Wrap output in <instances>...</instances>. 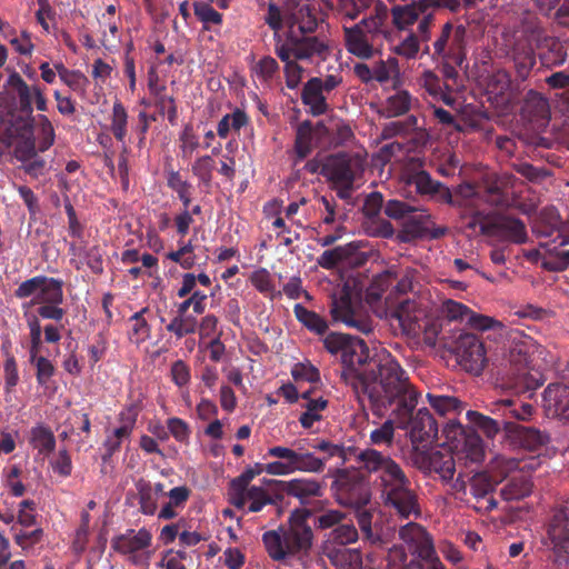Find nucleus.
I'll use <instances>...</instances> for the list:
<instances>
[{
  "instance_id": "f257e3e1",
  "label": "nucleus",
  "mask_w": 569,
  "mask_h": 569,
  "mask_svg": "<svg viewBox=\"0 0 569 569\" xmlns=\"http://www.w3.org/2000/svg\"><path fill=\"white\" fill-rule=\"evenodd\" d=\"M368 359L369 349L365 341L353 337L341 356L345 381L367 395L377 416L392 403H398V410L402 412L410 409L415 392L409 388V377L397 359L388 351Z\"/></svg>"
},
{
  "instance_id": "f03ea898",
  "label": "nucleus",
  "mask_w": 569,
  "mask_h": 569,
  "mask_svg": "<svg viewBox=\"0 0 569 569\" xmlns=\"http://www.w3.org/2000/svg\"><path fill=\"white\" fill-rule=\"evenodd\" d=\"M357 463L369 475L375 476V485L379 488L383 506L392 510L399 518L415 519L421 516L417 492L402 467L386 455L373 448H366L356 455Z\"/></svg>"
},
{
  "instance_id": "7ed1b4c3",
  "label": "nucleus",
  "mask_w": 569,
  "mask_h": 569,
  "mask_svg": "<svg viewBox=\"0 0 569 569\" xmlns=\"http://www.w3.org/2000/svg\"><path fill=\"white\" fill-rule=\"evenodd\" d=\"M310 516V509H295L281 532L269 530L262 535L266 551L273 561L289 563L310 555L313 545V531L308 523Z\"/></svg>"
},
{
  "instance_id": "20e7f679",
  "label": "nucleus",
  "mask_w": 569,
  "mask_h": 569,
  "mask_svg": "<svg viewBox=\"0 0 569 569\" xmlns=\"http://www.w3.org/2000/svg\"><path fill=\"white\" fill-rule=\"evenodd\" d=\"M302 441L303 440L295 441L291 448L282 446L269 448L267 456L278 458L279 460L267 465L257 462L253 467H248L241 475L231 480L230 486L238 487L242 490L244 487H249L251 480L262 472L272 476H286L297 471L310 473L322 472L325 469L323 460L305 449Z\"/></svg>"
},
{
  "instance_id": "39448f33",
  "label": "nucleus",
  "mask_w": 569,
  "mask_h": 569,
  "mask_svg": "<svg viewBox=\"0 0 569 569\" xmlns=\"http://www.w3.org/2000/svg\"><path fill=\"white\" fill-rule=\"evenodd\" d=\"M359 466L349 468H336L329 470L333 478L331 491L336 501L343 507L362 508L371 500L369 477L366 470Z\"/></svg>"
},
{
  "instance_id": "423d86ee",
  "label": "nucleus",
  "mask_w": 569,
  "mask_h": 569,
  "mask_svg": "<svg viewBox=\"0 0 569 569\" xmlns=\"http://www.w3.org/2000/svg\"><path fill=\"white\" fill-rule=\"evenodd\" d=\"M385 214L395 220L405 219L402 230L399 233V239L402 242L421 239L428 234L432 239H438L446 233L445 228H437L430 231L429 224L432 223L431 214L425 208L412 206L406 201L398 199L388 200L385 206Z\"/></svg>"
},
{
  "instance_id": "0eeeda50",
  "label": "nucleus",
  "mask_w": 569,
  "mask_h": 569,
  "mask_svg": "<svg viewBox=\"0 0 569 569\" xmlns=\"http://www.w3.org/2000/svg\"><path fill=\"white\" fill-rule=\"evenodd\" d=\"M409 388L415 392L412 407L406 412H402L398 410V403H392L383 409L381 416L390 410L396 417L398 427L408 430L413 447H426L437 439L438 423L427 408H420L415 416L412 415L418 405L419 393L410 382Z\"/></svg>"
},
{
  "instance_id": "6e6552de",
  "label": "nucleus",
  "mask_w": 569,
  "mask_h": 569,
  "mask_svg": "<svg viewBox=\"0 0 569 569\" xmlns=\"http://www.w3.org/2000/svg\"><path fill=\"white\" fill-rule=\"evenodd\" d=\"M363 170L360 157L339 152L323 158L321 174L333 183L340 199L348 200L352 196L356 180L362 176Z\"/></svg>"
},
{
  "instance_id": "1a4fd4ad",
  "label": "nucleus",
  "mask_w": 569,
  "mask_h": 569,
  "mask_svg": "<svg viewBox=\"0 0 569 569\" xmlns=\"http://www.w3.org/2000/svg\"><path fill=\"white\" fill-rule=\"evenodd\" d=\"M518 183V178L511 173H491L485 178L481 187L466 184L461 187V192L466 197L480 194L491 206L508 208L516 203Z\"/></svg>"
},
{
  "instance_id": "9d476101",
  "label": "nucleus",
  "mask_w": 569,
  "mask_h": 569,
  "mask_svg": "<svg viewBox=\"0 0 569 569\" xmlns=\"http://www.w3.org/2000/svg\"><path fill=\"white\" fill-rule=\"evenodd\" d=\"M423 160L417 156H407L401 167V180L408 187H415L421 196L439 194L446 202L452 201L451 192L442 183L435 181L423 169Z\"/></svg>"
},
{
  "instance_id": "9b49d317",
  "label": "nucleus",
  "mask_w": 569,
  "mask_h": 569,
  "mask_svg": "<svg viewBox=\"0 0 569 569\" xmlns=\"http://www.w3.org/2000/svg\"><path fill=\"white\" fill-rule=\"evenodd\" d=\"M547 539L557 561L569 559V499L553 509L547 525Z\"/></svg>"
},
{
  "instance_id": "f8f14e48",
  "label": "nucleus",
  "mask_w": 569,
  "mask_h": 569,
  "mask_svg": "<svg viewBox=\"0 0 569 569\" xmlns=\"http://www.w3.org/2000/svg\"><path fill=\"white\" fill-rule=\"evenodd\" d=\"M330 313L335 321H341L361 333L369 335L372 332V320L356 307L347 286L343 287L338 298H332Z\"/></svg>"
},
{
  "instance_id": "ddd939ff",
  "label": "nucleus",
  "mask_w": 569,
  "mask_h": 569,
  "mask_svg": "<svg viewBox=\"0 0 569 569\" xmlns=\"http://www.w3.org/2000/svg\"><path fill=\"white\" fill-rule=\"evenodd\" d=\"M455 353L460 366L475 375H480L487 363L483 342L472 333L459 336L456 341Z\"/></svg>"
},
{
  "instance_id": "4468645a",
  "label": "nucleus",
  "mask_w": 569,
  "mask_h": 569,
  "mask_svg": "<svg viewBox=\"0 0 569 569\" xmlns=\"http://www.w3.org/2000/svg\"><path fill=\"white\" fill-rule=\"evenodd\" d=\"M481 234L517 244L525 243L528 238L523 221L508 214H499L490 219L488 224L481 227Z\"/></svg>"
},
{
  "instance_id": "2eb2a0df",
  "label": "nucleus",
  "mask_w": 569,
  "mask_h": 569,
  "mask_svg": "<svg viewBox=\"0 0 569 569\" xmlns=\"http://www.w3.org/2000/svg\"><path fill=\"white\" fill-rule=\"evenodd\" d=\"M399 537L412 547L416 553L426 562L437 557L430 535L418 523L409 522L399 530Z\"/></svg>"
},
{
  "instance_id": "dca6fc26",
  "label": "nucleus",
  "mask_w": 569,
  "mask_h": 569,
  "mask_svg": "<svg viewBox=\"0 0 569 569\" xmlns=\"http://www.w3.org/2000/svg\"><path fill=\"white\" fill-rule=\"evenodd\" d=\"M151 540V533L146 528H141L137 532H134V530H128L126 533L116 536L111 540V547L114 551L121 555H129L130 561L133 565H139L140 557L136 553L149 548Z\"/></svg>"
},
{
  "instance_id": "f3484780",
  "label": "nucleus",
  "mask_w": 569,
  "mask_h": 569,
  "mask_svg": "<svg viewBox=\"0 0 569 569\" xmlns=\"http://www.w3.org/2000/svg\"><path fill=\"white\" fill-rule=\"evenodd\" d=\"M282 490L299 500L301 505H310L325 495L326 483L311 478H297L281 481Z\"/></svg>"
},
{
  "instance_id": "a211bd4d",
  "label": "nucleus",
  "mask_w": 569,
  "mask_h": 569,
  "mask_svg": "<svg viewBox=\"0 0 569 569\" xmlns=\"http://www.w3.org/2000/svg\"><path fill=\"white\" fill-rule=\"evenodd\" d=\"M50 144H41L39 150L36 144H16L14 158L21 162V169L32 178L44 176L49 170L48 161L39 154L48 149Z\"/></svg>"
},
{
  "instance_id": "6ab92c4d",
  "label": "nucleus",
  "mask_w": 569,
  "mask_h": 569,
  "mask_svg": "<svg viewBox=\"0 0 569 569\" xmlns=\"http://www.w3.org/2000/svg\"><path fill=\"white\" fill-rule=\"evenodd\" d=\"M360 241H351L343 246L335 247L323 251L318 258L317 263L323 269L332 270L340 263H359L363 259H359Z\"/></svg>"
},
{
  "instance_id": "aec40b11",
  "label": "nucleus",
  "mask_w": 569,
  "mask_h": 569,
  "mask_svg": "<svg viewBox=\"0 0 569 569\" xmlns=\"http://www.w3.org/2000/svg\"><path fill=\"white\" fill-rule=\"evenodd\" d=\"M217 130L220 139H229L231 141L248 139L251 133L249 118L240 109L223 116L218 123Z\"/></svg>"
},
{
  "instance_id": "412c9836",
  "label": "nucleus",
  "mask_w": 569,
  "mask_h": 569,
  "mask_svg": "<svg viewBox=\"0 0 569 569\" xmlns=\"http://www.w3.org/2000/svg\"><path fill=\"white\" fill-rule=\"evenodd\" d=\"M276 47H287L290 51V57L298 60H308L313 57L325 59L328 51V47L315 37L298 40L290 36L286 41L279 39Z\"/></svg>"
},
{
  "instance_id": "4be33fe9",
  "label": "nucleus",
  "mask_w": 569,
  "mask_h": 569,
  "mask_svg": "<svg viewBox=\"0 0 569 569\" xmlns=\"http://www.w3.org/2000/svg\"><path fill=\"white\" fill-rule=\"evenodd\" d=\"M543 407L551 417L569 418V387L550 383L543 391Z\"/></svg>"
},
{
  "instance_id": "5701e85b",
  "label": "nucleus",
  "mask_w": 569,
  "mask_h": 569,
  "mask_svg": "<svg viewBox=\"0 0 569 569\" xmlns=\"http://www.w3.org/2000/svg\"><path fill=\"white\" fill-rule=\"evenodd\" d=\"M360 538L359 530L352 522H342L333 530L325 533L321 550L322 553L330 550L346 549L349 545L356 543Z\"/></svg>"
},
{
  "instance_id": "b1692460",
  "label": "nucleus",
  "mask_w": 569,
  "mask_h": 569,
  "mask_svg": "<svg viewBox=\"0 0 569 569\" xmlns=\"http://www.w3.org/2000/svg\"><path fill=\"white\" fill-rule=\"evenodd\" d=\"M495 485L486 473H476L470 480V492L477 500L475 509L481 512H489L497 507L492 497Z\"/></svg>"
},
{
  "instance_id": "393cba45",
  "label": "nucleus",
  "mask_w": 569,
  "mask_h": 569,
  "mask_svg": "<svg viewBox=\"0 0 569 569\" xmlns=\"http://www.w3.org/2000/svg\"><path fill=\"white\" fill-rule=\"evenodd\" d=\"M355 509V518L359 527L363 543L370 548L386 549L387 540L372 523L373 511L363 509V507Z\"/></svg>"
},
{
  "instance_id": "a878e982",
  "label": "nucleus",
  "mask_w": 569,
  "mask_h": 569,
  "mask_svg": "<svg viewBox=\"0 0 569 569\" xmlns=\"http://www.w3.org/2000/svg\"><path fill=\"white\" fill-rule=\"evenodd\" d=\"M455 452L450 449L441 451H431L425 458V467L430 472L438 473L442 480L449 481L453 478L456 472V458Z\"/></svg>"
},
{
  "instance_id": "bb28decb",
  "label": "nucleus",
  "mask_w": 569,
  "mask_h": 569,
  "mask_svg": "<svg viewBox=\"0 0 569 569\" xmlns=\"http://www.w3.org/2000/svg\"><path fill=\"white\" fill-rule=\"evenodd\" d=\"M423 9H432L430 0H420L411 4L393 7L391 16L395 27L399 30H407L423 14Z\"/></svg>"
},
{
  "instance_id": "cd10ccee",
  "label": "nucleus",
  "mask_w": 569,
  "mask_h": 569,
  "mask_svg": "<svg viewBox=\"0 0 569 569\" xmlns=\"http://www.w3.org/2000/svg\"><path fill=\"white\" fill-rule=\"evenodd\" d=\"M458 460H463L465 465L480 463L485 457L482 439L472 429L471 432L451 450Z\"/></svg>"
},
{
  "instance_id": "c85d7f7f",
  "label": "nucleus",
  "mask_w": 569,
  "mask_h": 569,
  "mask_svg": "<svg viewBox=\"0 0 569 569\" xmlns=\"http://www.w3.org/2000/svg\"><path fill=\"white\" fill-rule=\"evenodd\" d=\"M491 412L500 413L503 420H528L533 413V406L519 399H501L492 403Z\"/></svg>"
},
{
  "instance_id": "c756f323",
  "label": "nucleus",
  "mask_w": 569,
  "mask_h": 569,
  "mask_svg": "<svg viewBox=\"0 0 569 569\" xmlns=\"http://www.w3.org/2000/svg\"><path fill=\"white\" fill-rule=\"evenodd\" d=\"M362 23H365L363 20L360 24H356L355 27H345L346 46L348 51L353 56L368 59L372 56L373 48L369 41L368 34L363 31Z\"/></svg>"
},
{
  "instance_id": "7c9ffc66",
  "label": "nucleus",
  "mask_w": 569,
  "mask_h": 569,
  "mask_svg": "<svg viewBox=\"0 0 569 569\" xmlns=\"http://www.w3.org/2000/svg\"><path fill=\"white\" fill-rule=\"evenodd\" d=\"M505 423L506 429L515 435L523 448L530 451L538 450L548 442V436L536 428L525 427L512 421H506Z\"/></svg>"
},
{
  "instance_id": "2f4dec72",
  "label": "nucleus",
  "mask_w": 569,
  "mask_h": 569,
  "mask_svg": "<svg viewBox=\"0 0 569 569\" xmlns=\"http://www.w3.org/2000/svg\"><path fill=\"white\" fill-rule=\"evenodd\" d=\"M488 99L497 107L505 106L510 100V77L503 70H498L489 77L486 86Z\"/></svg>"
},
{
  "instance_id": "473e14b6",
  "label": "nucleus",
  "mask_w": 569,
  "mask_h": 569,
  "mask_svg": "<svg viewBox=\"0 0 569 569\" xmlns=\"http://www.w3.org/2000/svg\"><path fill=\"white\" fill-rule=\"evenodd\" d=\"M302 101L309 108L313 116H319L326 112L328 104L323 96L322 80L319 78L310 79L302 92Z\"/></svg>"
},
{
  "instance_id": "72a5a7b5",
  "label": "nucleus",
  "mask_w": 569,
  "mask_h": 569,
  "mask_svg": "<svg viewBox=\"0 0 569 569\" xmlns=\"http://www.w3.org/2000/svg\"><path fill=\"white\" fill-rule=\"evenodd\" d=\"M322 555L336 569H365L363 555L359 548L330 550Z\"/></svg>"
},
{
  "instance_id": "f704fd0d",
  "label": "nucleus",
  "mask_w": 569,
  "mask_h": 569,
  "mask_svg": "<svg viewBox=\"0 0 569 569\" xmlns=\"http://www.w3.org/2000/svg\"><path fill=\"white\" fill-rule=\"evenodd\" d=\"M420 86L426 89L428 94L436 101H442L447 106L453 103V98L450 94L448 86H446L440 78L432 71L427 70L422 73Z\"/></svg>"
},
{
  "instance_id": "c9c22d12",
  "label": "nucleus",
  "mask_w": 569,
  "mask_h": 569,
  "mask_svg": "<svg viewBox=\"0 0 569 569\" xmlns=\"http://www.w3.org/2000/svg\"><path fill=\"white\" fill-rule=\"evenodd\" d=\"M63 281L57 278L44 277L40 292L36 295L32 305L40 303H63Z\"/></svg>"
},
{
  "instance_id": "e433bc0d",
  "label": "nucleus",
  "mask_w": 569,
  "mask_h": 569,
  "mask_svg": "<svg viewBox=\"0 0 569 569\" xmlns=\"http://www.w3.org/2000/svg\"><path fill=\"white\" fill-rule=\"evenodd\" d=\"M30 445L47 457L56 449V437L49 427L38 423L30 430Z\"/></svg>"
},
{
  "instance_id": "4c0bfd02",
  "label": "nucleus",
  "mask_w": 569,
  "mask_h": 569,
  "mask_svg": "<svg viewBox=\"0 0 569 569\" xmlns=\"http://www.w3.org/2000/svg\"><path fill=\"white\" fill-rule=\"evenodd\" d=\"M532 483L525 475L512 476L501 488V497L507 501L520 500L531 493Z\"/></svg>"
},
{
  "instance_id": "58836bf2",
  "label": "nucleus",
  "mask_w": 569,
  "mask_h": 569,
  "mask_svg": "<svg viewBox=\"0 0 569 569\" xmlns=\"http://www.w3.org/2000/svg\"><path fill=\"white\" fill-rule=\"evenodd\" d=\"M559 226V214L556 212V210L551 209L542 214L541 221L537 222L535 226V231L541 237H552L556 233L557 236L553 241L560 239V246L568 244L569 239L568 237H565L560 233Z\"/></svg>"
},
{
  "instance_id": "ea45409f",
  "label": "nucleus",
  "mask_w": 569,
  "mask_h": 569,
  "mask_svg": "<svg viewBox=\"0 0 569 569\" xmlns=\"http://www.w3.org/2000/svg\"><path fill=\"white\" fill-rule=\"evenodd\" d=\"M276 53L284 62L287 87L296 89L302 80L303 69L297 63V59L290 57V51L287 47H276Z\"/></svg>"
},
{
  "instance_id": "a19ab883",
  "label": "nucleus",
  "mask_w": 569,
  "mask_h": 569,
  "mask_svg": "<svg viewBox=\"0 0 569 569\" xmlns=\"http://www.w3.org/2000/svg\"><path fill=\"white\" fill-rule=\"evenodd\" d=\"M293 313L297 320L311 332L323 335L328 329V323L325 318L300 303L295 305Z\"/></svg>"
},
{
  "instance_id": "79ce46f5",
  "label": "nucleus",
  "mask_w": 569,
  "mask_h": 569,
  "mask_svg": "<svg viewBox=\"0 0 569 569\" xmlns=\"http://www.w3.org/2000/svg\"><path fill=\"white\" fill-rule=\"evenodd\" d=\"M148 311L149 309L147 307L142 308L140 311L133 313L129 318L131 328L128 336L130 341L137 346L141 345L150 338L151 327L143 317V315Z\"/></svg>"
},
{
  "instance_id": "37998d69",
  "label": "nucleus",
  "mask_w": 569,
  "mask_h": 569,
  "mask_svg": "<svg viewBox=\"0 0 569 569\" xmlns=\"http://www.w3.org/2000/svg\"><path fill=\"white\" fill-rule=\"evenodd\" d=\"M298 28L301 32H311L317 27V18L308 3H299L290 19V28Z\"/></svg>"
},
{
  "instance_id": "c03bdc74",
  "label": "nucleus",
  "mask_w": 569,
  "mask_h": 569,
  "mask_svg": "<svg viewBox=\"0 0 569 569\" xmlns=\"http://www.w3.org/2000/svg\"><path fill=\"white\" fill-rule=\"evenodd\" d=\"M7 87L18 94L22 109H32L33 86H28L18 72L12 71L7 79Z\"/></svg>"
},
{
  "instance_id": "a18cd8bd",
  "label": "nucleus",
  "mask_w": 569,
  "mask_h": 569,
  "mask_svg": "<svg viewBox=\"0 0 569 569\" xmlns=\"http://www.w3.org/2000/svg\"><path fill=\"white\" fill-rule=\"evenodd\" d=\"M323 134L325 139L336 142H345L355 138L351 126L339 118H330L325 122Z\"/></svg>"
},
{
  "instance_id": "49530a36",
  "label": "nucleus",
  "mask_w": 569,
  "mask_h": 569,
  "mask_svg": "<svg viewBox=\"0 0 569 569\" xmlns=\"http://www.w3.org/2000/svg\"><path fill=\"white\" fill-rule=\"evenodd\" d=\"M198 320L194 316L188 313H178L167 325V331L174 335L177 339H181L197 331Z\"/></svg>"
},
{
  "instance_id": "de8ad7c7",
  "label": "nucleus",
  "mask_w": 569,
  "mask_h": 569,
  "mask_svg": "<svg viewBox=\"0 0 569 569\" xmlns=\"http://www.w3.org/2000/svg\"><path fill=\"white\" fill-rule=\"evenodd\" d=\"M525 112L532 114L530 121L538 127H543L549 120V104L541 96L533 94L525 104Z\"/></svg>"
},
{
  "instance_id": "09e8293b",
  "label": "nucleus",
  "mask_w": 569,
  "mask_h": 569,
  "mask_svg": "<svg viewBox=\"0 0 569 569\" xmlns=\"http://www.w3.org/2000/svg\"><path fill=\"white\" fill-rule=\"evenodd\" d=\"M542 385L540 378L535 377L526 370H520L510 381L507 387L517 395L529 393L531 396Z\"/></svg>"
},
{
  "instance_id": "8fccbe9b",
  "label": "nucleus",
  "mask_w": 569,
  "mask_h": 569,
  "mask_svg": "<svg viewBox=\"0 0 569 569\" xmlns=\"http://www.w3.org/2000/svg\"><path fill=\"white\" fill-rule=\"evenodd\" d=\"M412 98L408 91L399 90L389 96L383 106L387 117H397L407 112L411 107Z\"/></svg>"
},
{
  "instance_id": "3c124183",
  "label": "nucleus",
  "mask_w": 569,
  "mask_h": 569,
  "mask_svg": "<svg viewBox=\"0 0 569 569\" xmlns=\"http://www.w3.org/2000/svg\"><path fill=\"white\" fill-rule=\"evenodd\" d=\"M427 399L430 407L440 416L456 415L462 409V402L456 397L428 393Z\"/></svg>"
},
{
  "instance_id": "603ef678",
  "label": "nucleus",
  "mask_w": 569,
  "mask_h": 569,
  "mask_svg": "<svg viewBox=\"0 0 569 569\" xmlns=\"http://www.w3.org/2000/svg\"><path fill=\"white\" fill-rule=\"evenodd\" d=\"M140 511L147 516H153L158 509V497L151 491V482L140 479L136 483Z\"/></svg>"
},
{
  "instance_id": "864d4df0",
  "label": "nucleus",
  "mask_w": 569,
  "mask_h": 569,
  "mask_svg": "<svg viewBox=\"0 0 569 569\" xmlns=\"http://www.w3.org/2000/svg\"><path fill=\"white\" fill-rule=\"evenodd\" d=\"M467 418L470 423L482 430L488 437H493L496 433H498L501 425H503V427L506 428L505 422L507 420H503V418L501 420H497L488 416H485L478 411H467Z\"/></svg>"
},
{
  "instance_id": "5fc2aeb1",
  "label": "nucleus",
  "mask_w": 569,
  "mask_h": 569,
  "mask_svg": "<svg viewBox=\"0 0 569 569\" xmlns=\"http://www.w3.org/2000/svg\"><path fill=\"white\" fill-rule=\"evenodd\" d=\"M251 283L260 293L270 299L281 296V292L276 290L270 272L264 268L252 273Z\"/></svg>"
},
{
  "instance_id": "6e6d98bb",
  "label": "nucleus",
  "mask_w": 569,
  "mask_h": 569,
  "mask_svg": "<svg viewBox=\"0 0 569 569\" xmlns=\"http://www.w3.org/2000/svg\"><path fill=\"white\" fill-rule=\"evenodd\" d=\"M248 511L258 512L267 505H274L277 502V496H271L267 490L261 487L251 486L248 487Z\"/></svg>"
},
{
  "instance_id": "4d7b16f0",
  "label": "nucleus",
  "mask_w": 569,
  "mask_h": 569,
  "mask_svg": "<svg viewBox=\"0 0 569 569\" xmlns=\"http://www.w3.org/2000/svg\"><path fill=\"white\" fill-rule=\"evenodd\" d=\"M471 428L463 427L459 421L453 418H449L448 422L445 425L442 429V433L446 438V442L450 450L453 449V446L461 442L471 432Z\"/></svg>"
},
{
  "instance_id": "13d9d810",
  "label": "nucleus",
  "mask_w": 569,
  "mask_h": 569,
  "mask_svg": "<svg viewBox=\"0 0 569 569\" xmlns=\"http://www.w3.org/2000/svg\"><path fill=\"white\" fill-rule=\"evenodd\" d=\"M328 401L323 398L310 399L306 403V411L300 416L299 422L306 429H309L313 426L316 421L321 419L320 411L326 409Z\"/></svg>"
},
{
  "instance_id": "bf43d9fd",
  "label": "nucleus",
  "mask_w": 569,
  "mask_h": 569,
  "mask_svg": "<svg viewBox=\"0 0 569 569\" xmlns=\"http://www.w3.org/2000/svg\"><path fill=\"white\" fill-rule=\"evenodd\" d=\"M392 318L399 321L400 327L405 331H410L417 320L415 316V302L409 299L401 301L392 312Z\"/></svg>"
},
{
  "instance_id": "052dcab7",
  "label": "nucleus",
  "mask_w": 569,
  "mask_h": 569,
  "mask_svg": "<svg viewBox=\"0 0 569 569\" xmlns=\"http://www.w3.org/2000/svg\"><path fill=\"white\" fill-rule=\"evenodd\" d=\"M30 357V362L36 367V378L39 386H47L48 381L53 377L56 372V368L52 362L41 356L40 353H36Z\"/></svg>"
},
{
  "instance_id": "680f3d73",
  "label": "nucleus",
  "mask_w": 569,
  "mask_h": 569,
  "mask_svg": "<svg viewBox=\"0 0 569 569\" xmlns=\"http://www.w3.org/2000/svg\"><path fill=\"white\" fill-rule=\"evenodd\" d=\"M137 416L138 413L132 409L121 411L119 413L121 426L116 428L111 435L122 442L129 440L137 422Z\"/></svg>"
},
{
  "instance_id": "e2e57ef3",
  "label": "nucleus",
  "mask_w": 569,
  "mask_h": 569,
  "mask_svg": "<svg viewBox=\"0 0 569 569\" xmlns=\"http://www.w3.org/2000/svg\"><path fill=\"white\" fill-rule=\"evenodd\" d=\"M213 0H209V2H194V14L197 18L204 24V28L208 29L210 24H221L222 23V16L216 11L211 7V2Z\"/></svg>"
},
{
  "instance_id": "0e129e2a",
  "label": "nucleus",
  "mask_w": 569,
  "mask_h": 569,
  "mask_svg": "<svg viewBox=\"0 0 569 569\" xmlns=\"http://www.w3.org/2000/svg\"><path fill=\"white\" fill-rule=\"evenodd\" d=\"M325 122L318 123L316 127L310 121H303L297 127L296 142H312L325 139Z\"/></svg>"
},
{
  "instance_id": "69168bd1",
  "label": "nucleus",
  "mask_w": 569,
  "mask_h": 569,
  "mask_svg": "<svg viewBox=\"0 0 569 569\" xmlns=\"http://www.w3.org/2000/svg\"><path fill=\"white\" fill-rule=\"evenodd\" d=\"M110 130L117 140L122 141L127 134V112L120 102H116L112 108V120Z\"/></svg>"
},
{
  "instance_id": "338daca9",
  "label": "nucleus",
  "mask_w": 569,
  "mask_h": 569,
  "mask_svg": "<svg viewBox=\"0 0 569 569\" xmlns=\"http://www.w3.org/2000/svg\"><path fill=\"white\" fill-rule=\"evenodd\" d=\"M347 515L337 509H329L319 515L315 520V526L320 530H333L345 522Z\"/></svg>"
},
{
  "instance_id": "774afa93",
  "label": "nucleus",
  "mask_w": 569,
  "mask_h": 569,
  "mask_svg": "<svg viewBox=\"0 0 569 569\" xmlns=\"http://www.w3.org/2000/svg\"><path fill=\"white\" fill-rule=\"evenodd\" d=\"M168 187L177 192L183 207L188 208L191 202V184L183 180L179 172H171L168 177Z\"/></svg>"
}]
</instances>
